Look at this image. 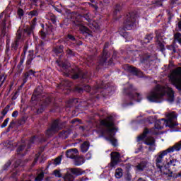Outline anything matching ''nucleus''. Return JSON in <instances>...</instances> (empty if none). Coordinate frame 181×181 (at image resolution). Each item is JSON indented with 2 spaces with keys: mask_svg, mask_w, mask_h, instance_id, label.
<instances>
[{
  "mask_svg": "<svg viewBox=\"0 0 181 181\" xmlns=\"http://www.w3.org/2000/svg\"><path fill=\"white\" fill-rule=\"evenodd\" d=\"M63 86H64L65 87H71V83L69 81H64L63 82Z\"/></svg>",
  "mask_w": 181,
  "mask_h": 181,
  "instance_id": "nucleus-43",
  "label": "nucleus"
},
{
  "mask_svg": "<svg viewBox=\"0 0 181 181\" xmlns=\"http://www.w3.org/2000/svg\"><path fill=\"white\" fill-rule=\"evenodd\" d=\"M167 163L168 165H171L172 166H180V162L175 158H171Z\"/></svg>",
  "mask_w": 181,
  "mask_h": 181,
  "instance_id": "nucleus-20",
  "label": "nucleus"
},
{
  "mask_svg": "<svg viewBox=\"0 0 181 181\" xmlns=\"http://www.w3.org/2000/svg\"><path fill=\"white\" fill-rule=\"evenodd\" d=\"M174 39L175 42H178L181 45V34L180 33H177L174 35Z\"/></svg>",
  "mask_w": 181,
  "mask_h": 181,
  "instance_id": "nucleus-29",
  "label": "nucleus"
},
{
  "mask_svg": "<svg viewBox=\"0 0 181 181\" xmlns=\"http://www.w3.org/2000/svg\"><path fill=\"white\" fill-rule=\"evenodd\" d=\"M36 156L37 157L34 160L33 165H35V163H36V162H37V160L39 159V155H36Z\"/></svg>",
  "mask_w": 181,
  "mask_h": 181,
  "instance_id": "nucleus-57",
  "label": "nucleus"
},
{
  "mask_svg": "<svg viewBox=\"0 0 181 181\" xmlns=\"http://www.w3.org/2000/svg\"><path fill=\"white\" fill-rule=\"evenodd\" d=\"M153 38V36H152V35H146L144 39V43H149V42H151V40H152Z\"/></svg>",
  "mask_w": 181,
  "mask_h": 181,
  "instance_id": "nucleus-34",
  "label": "nucleus"
},
{
  "mask_svg": "<svg viewBox=\"0 0 181 181\" xmlns=\"http://www.w3.org/2000/svg\"><path fill=\"white\" fill-rule=\"evenodd\" d=\"M29 16H31L32 18H33V16H37V15H39V13L37 11V10H33L32 11H30L28 13Z\"/></svg>",
  "mask_w": 181,
  "mask_h": 181,
  "instance_id": "nucleus-37",
  "label": "nucleus"
},
{
  "mask_svg": "<svg viewBox=\"0 0 181 181\" xmlns=\"http://www.w3.org/2000/svg\"><path fill=\"white\" fill-rule=\"evenodd\" d=\"M35 23H36V18H34L33 19V25H35Z\"/></svg>",
  "mask_w": 181,
  "mask_h": 181,
  "instance_id": "nucleus-63",
  "label": "nucleus"
},
{
  "mask_svg": "<svg viewBox=\"0 0 181 181\" xmlns=\"http://www.w3.org/2000/svg\"><path fill=\"white\" fill-rule=\"evenodd\" d=\"M120 10H121V6L117 5L115 8V14L117 15V13H118V12H119Z\"/></svg>",
  "mask_w": 181,
  "mask_h": 181,
  "instance_id": "nucleus-45",
  "label": "nucleus"
},
{
  "mask_svg": "<svg viewBox=\"0 0 181 181\" xmlns=\"http://www.w3.org/2000/svg\"><path fill=\"white\" fill-rule=\"evenodd\" d=\"M165 115L167 119H161V121H164L165 127H169V128H175V127L177 125V122H176V119H177V113H176V112H165Z\"/></svg>",
  "mask_w": 181,
  "mask_h": 181,
  "instance_id": "nucleus-6",
  "label": "nucleus"
},
{
  "mask_svg": "<svg viewBox=\"0 0 181 181\" xmlns=\"http://www.w3.org/2000/svg\"><path fill=\"white\" fill-rule=\"evenodd\" d=\"M6 80V74H1L0 75V87H2V85L4 83H5V81Z\"/></svg>",
  "mask_w": 181,
  "mask_h": 181,
  "instance_id": "nucleus-27",
  "label": "nucleus"
},
{
  "mask_svg": "<svg viewBox=\"0 0 181 181\" xmlns=\"http://www.w3.org/2000/svg\"><path fill=\"white\" fill-rule=\"evenodd\" d=\"M23 62H25V60L23 59H21L20 61V64H23Z\"/></svg>",
  "mask_w": 181,
  "mask_h": 181,
  "instance_id": "nucleus-61",
  "label": "nucleus"
},
{
  "mask_svg": "<svg viewBox=\"0 0 181 181\" xmlns=\"http://www.w3.org/2000/svg\"><path fill=\"white\" fill-rule=\"evenodd\" d=\"M40 36H41L42 39H45L46 33L45 32H43V31H41L40 32Z\"/></svg>",
  "mask_w": 181,
  "mask_h": 181,
  "instance_id": "nucleus-50",
  "label": "nucleus"
},
{
  "mask_svg": "<svg viewBox=\"0 0 181 181\" xmlns=\"http://www.w3.org/2000/svg\"><path fill=\"white\" fill-rule=\"evenodd\" d=\"M145 168H146V162L143 161L136 165L135 169L136 172H142V170H144Z\"/></svg>",
  "mask_w": 181,
  "mask_h": 181,
  "instance_id": "nucleus-16",
  "label": "nucleus"
},
{
  "mask_svg": "<svg viewBox=\"0 0 181 181\" xmlns=\"http://www.w3.org/2000/svg\"><path fill=\"white\" fill-rule=\"evenodd\" d=\"M9 23V16H4V13L0 15V25L3 27L2 35H6V25Z\"/></svg>",
  "mask_w": 181,
  "mask_h": 181,
  "instance_id": "nucleus-9",
  "label": "nucleus"
},
{
  "mask_svg": "<svg viewBox=\"0 0 181 181\" xmlns=\"http://www.w3.org/2000/svg\"><path fill=\"white\" fill-rule=\"evenodd\" d=\"M88 148H90V143H88V141H85L81 146V152H87L88 151Z\"/></svg>",
  "mask_w": 181,
  "mask_h": 181,
  "instance_id": "nucleus-21",
  "label": "nucleus"
},
{
  "mask_svg": "<svg viewBox=\"0 0 181 181\" xmlns=\"http://www.w3.org/2000/svg\"><path fill=\"white\" fill-rule=\"evenodd\" d=\"M50 102V99L49 98H47L45 103L43 105H47V104H49V103Z\"/></svg>",
  "mask_w": 181,
  "mask_h": 181,
  "instance_id": "nucleus-58",
  "label": "nucleus"
},
{
  "mask_svg": "<svg viewBox=\"0 0 181 181\" xmlns=\"http://www.w3.org/2000/svg\"><path fill=\"white\" fill-rule=\"evenodd\" d=\"M90 6L94 8V9H95V11H97L98 9V6H97V5L95 4H90Z\"/></svg>",
  "mask_w": 181,
  "mask_h": 181,
  "instance_id": "nucleus-56",
  "label": "nucleus"
},
{
  "mask_svg": "<svg viewBox=\"0 0 181 181\" xmlns=\"http://www.w3.org/2000/svg\"><path fill=\"white\" fill-rule=\"evenodd\" d=\"M167 96L169 103L175 101V92L173 89L169 87V85L160 86L157 85L147 96L148 101L152 103H161L163 101V97Z\"/></svg>",
  "mask_w": 181,
  "mask_h": 181,
  "instance_id": "nucleus-1",
  "label": "nucleus"
},
{
  "mask_svg": "<svg viewBox=\"0 0 181 181\" xmlns=\"http://www.w3.org/2000/svg\"><path fill=\"white\" fill-rule=\"evenodd\" d=\"M174 148H175L176 152H179V151H181V140L174 145Z\"/></svg>",
  "mask_w": 181,
  "mask_h": 181,
  "instance_id": "nucleus-32",
  "label": "nucleus"
},
{
  "mask_svg": "<svg viewBox=\"0 0 181 181\" xmlns=\"http://www.w3.org/2000/svg\"><path fill=\"white\" fill-rule=\"evenodd\" d=\"M25 149V144L23 143L17 149V153L21 154V152H23Z\"/></svg>",
  "mask_w": 181,
  "mask_h": 181,
  "instance_id": "nucleus-35",
  "label": "nucleus"
},
{
  "mask_svg": "<svg viewBox=\"0 0 181 181\" xmlns=\"http://www.w3.org/2000/svg\"><path fill=\"white\" fill-rule=\"evenodd\" d=\"M33 2H34V4H36V3H37V1H39V0H31Z\"/></svg>",
  "mask_w": 181,
  "mask_h": 181,
  "instance_id": "nucleus-62",
  "label": "nucleus"
},
{
  "mask_svg": "<svg viewBox=\"0 0 181 181\" xmlns=\"http://www.w3.org/2000/svg\"><path fill=\"white\" fill-rule=\"evenodd\" d=\"M129 71H132V73H134L136 76L142 75V71L134 66H129Z\"/></svg>",
  "mask_w": 181,
  "mask_h": 181,
  "instance_id": "nucleus-19",
  "label": "nucleus"
},
{
  "mask_svg": "<svg viewBox=\"0 0 181 181\" xmlns=\"http://www.w3.org/2000/svg\"><path fill=\"white\" fill-rule=\"evenodd\" d=\"M63 128V126L62 125V123L59 120H54L52 125L51 127L47 130V135L48 136H50L51 135H53V134H55V132H58V131H60Z\"/></svg>",
  "mask_w": 181,
  "mask_h": 181,
  "instance_id": "nucleus-8",
  "label": "nucleus"
},
{
  "mask_svg": "<svg viewBox=\"0 0 181 181\" xmlns=\"http://www.w3.org/2000/svg\"><path fill=\"white\" fill-rule=\"evenodd\" d=\"M54 176H56V177H62V173H60V170H54Z\"/></svg>",
  "mask_w": 181,
  "mask_h": 181,
  "instance_id": "nucleus-42",
  "label": "nucleus"
},
{
  "mask_svg": "<svg viewBox=\"0 0 181 181\" xmlns=\"http://www.w3.org/2000/svg\"><path fill=\"white\" fill-rule=\"evenodd\" d=\"M33 74H35V71H33V70H30L29 71L25 72L24 75L25 78H23V84H25L26 81H28V78Z\"/></svg>",
  "mask_w": 181,
  "mask_h": 181,
  "instance_id": "nucleus-24",
  "label": "nucleus"
},
{
  "mask_svg": "<svg viewBox=\"0 0 181 181\" xmlns=\"http://www.w3.org/2000/svg\"><path fill=\"white\" fill-rule=\"evenodd\" d=\"M54 52H55V53H62V52H63V45L54 48Z\"/></svg>",
  "mask_w": 181,
  "mask_h": 181,
  "instance_id": "nucleus-38",
  "label": "nucleus"
},
{
  "mask_svg": "<svg viewBox=\"0 0 181 181\" xmlns=\"http://www.w3.org/2000/svg\"><path fill=\"white\" fill-rule=\"evenodd\" d=\"M18 111H14L13 113H12V117H13L14 118H16V117H18Z\"/></svg>",
  "mask_w": 181,
  "mask_h": 181,
  "instance_id": "nucleus-51",
  "label": "nucleus"
},
{
  "mask_svg": "<svg viewBox=\"0 0 181 181\" xmlns=\"http://www.w3.org/2000/svg\"><path fill=\"white\" fill-rule=\"evenodd\" d=\"M144 143L146 145H153L155 144V139L153 137H147L144 139Z\"/></svg>",
  "mask_w": 181,
  "mask_h": 181,
  "instance_id": "nucleus-23",
  "label": "nucleus"
},
{
  "mask_svg": "<svg viewBox=\"0 0 181 181\" xmlns=\"http://www.w3.org/2000/svg\"><path fill=\"white\" fill-rule=\"evenodd\" d=\"M83 163H84V158L78 157V156L74 158V165L76 166H80V165H83Z\"/></svg>",
  "mask_w": 181,
  "mask_h": 181,
  "instance_id": "nucleus-18",
  "label": "nucleus"
},
{
  "mask_svg": "<svg viewBox=\"0 0 181 181\" xmlns=\"http://www.w3.org/2000/svg\"><path fill=\"white\" fill-rule=\"evenodd\" d=\"M69 172L72 173V175H75L76 176H80L81 175V171L78 168H69Z\"/></svg>",
  "mask_w": 181,
  "mask_h": 181,
  "instance_id": "nucleus-22",
  "label": "nucleus"
},
{
  "mask_svg": "<svg viewBox=\"0 0 181 181\" xmlns=\"http://www.w3.org/2000/svg\"><path fill=\"white\" fill-rule=\"evenodd\" d=\"M48 19H50L53 23H56V21H57V18H56V16L53 13H48L47 15Z\"/></svg>",
  "mask_w": 181,
  "mask_h": 181,
  "instance_id": "nucleus-28",
  "label": "nucleus"
},
{
  "mask_svg": "<svg viewBox=\"0 0 181 181\" xmlns=\"http://www.w3.org/2000/svg\"><path fill=\"white\" fill-rule=\"evenodd\" d=\"M9 122V118H7L4 120V122H3V124H1V128H5V127H6V125H8V123Z\"/></svg>",
  "mask_w": 181,
  "mask_h": 181,
  "instance_id": "nucleus-44",
  "label": "nucleus"
},
{
  "mask_svg": "<svg viewBox=\"0 0 181 181\" xmlns=\"http://www.w3.org/2000/svg\"><path fill=\"white\" fill-rule=\"evenodd\" d=\"M8 110H9V106L6 107L5 109L1 112V114L4 115V117L8 114Z\"/></svg>",
  "mask_w": 181,
  "mask_h": 181,
  "instance_id": "nucleus-46",
  "label": "nucleus"
},
{
  "mask_svg": "<svg viewBox=\"0 0 181 181\" xmlns=\"http://www.w3.org/2000/svg\"><path fill=\"white\" fill-rule=\"evenodd\" d=\"M37 141H39V139L37 138H36L35 136L32 137L30 139V141H26V144H28V148H30V144H35V143L37 142Z\"/></svg>",
  "mask_w": 181,
  "mask_h": 181,
  "instance_id": "nucleus-25",
  "label": "nucleus"
},
{
  "mask_svg": "<svg viewBox=\"0 0 181 181\" xmlns=\"http://www.w3.org/2000/svg\"><path fill=\"white\" fill-rule=\"evenodd\" d=\"M22 42H23V39H22V34L21 33V30H18L17 31L16 40L12 44V49L16 50V49L19 47V45H21Z\"/></svg>",
  "mask_w": 181,
  "mask_h": 181,
  "instance_id": "nucleus-12",
  "label": "nucleus"
},
{
  "mask_svg": "<svg viewBox=\"0 0 181 181\" xmlns=\"http://www.w3.org/2000/svg\"><path fill=\"white\" fill-rule=\"evenodd\" d=\"M115 177H117V179H121V177H122V169L121 168L116 169Z\"/></svg>",
  "mask_w": 181,
  "mask_h": 181,
  "instance_id": "nucleus-26",
  "label": "nucleus"
},
{
  "mask_svg": "<svg viewBox=\"0 0 181 181\" xmlns=\"http://www.w3.org/2000/svg\"><path fill=\"white\" fill-rule=\"evenodd\" d=\"M88 78V74H83L82 75V78Z\"/></svg>",
  "mask_w": 181,
  "mask_h": 181,
  "instance_id": "nucleus-54",
  "label": "nucleus"
},
{
  "mask_svg": "<svg viewBox=\"0 0 181 181\" xmlns=\"http://www.w3.org/2000/svg\"><path fill=\"white\" fill-rule=\"evenodd\" d=\"M100 125L105 127V129L102 130L103 134H106L105 140L109 141L113 146H117V139L114 137L115 133V127H114V121L111 117L101 120Z\"/></svg>",
  "mask_w": 181,
  "mask_h": 181,
  "instance_id": "nucleus-2",
  "label": "nucleus"
},
{
  "mask_svg": "<svg viewBox=\"0 0 181 181\" xmlns=\"http://www.w3.org/2000/svg\"><path fill=\"white\" fill-rule=\"evenodd\" d=\"M66 156L70 159H74L76 156H78V151L77 148H71L66 151Z\"/></svg>",
  "mask_w": 181,
  "mask_h": 181,
  "instance_id": "nucleus-13",
  "label": "nucleus"
},
{
  "mask_svg": "<svg viewBox=\"0 0 181 181\" xmlns=\"http://www.w3.org/2000/svg\"><path fill=\"white\" fill-rule=\"evenodd\" d=\"M57 63L59 67L62 68V70L66 77H69V76H71L72 78H78L80 77V74H75L74 69H71L70 67V64L68 62H60L59 61H57Z\"/></svg>",
  "mask_w": 181,
  "mask_h": 181,
  "instance_id": "nucleus-5",
  "label": "nucleus"
},
{
  "mask_svg": "<svg viewBox=\"0 0 181 181\" xmlns=\"http://www.w3.org/2000/svg\"><path fill=\"white\" fill-rule=\"evenodd\" d=\"M15 125V122H11L8 128H12Z\"/></svg>",
  "mask_w": 181,
  "mask_h": 181,
  "instance_id": "nucleus-55",
  "label": "nucleus"
},
{
  "mask_svg": "<svg viewBox=\"0 0 181 181\" xmlns=\"http://www.w3.org/2000/svg\"><path fill=\"white\" fill-rule=\"evenodd\" d=\"M84 90H85V91H87V93H89L90 90H91V88H90V86L86 85V86H84Z\"/></svg>",
  "mask_w": 181,
  "mask_h": 181,
  "instance_id": "nucleus-49",
  "label": "nucleus"
},
{
  "mask_svg": "<svg viewBox=\"0 0 181 181\" xmlns=\"http://www.w3.org/2000/svg\"><path fill=\"white\" fill-rule=\"evenodd\" d=\"M135 18V13H129L126 16L124 21V26L127 30H131V29L134 28L136 21Z\"/></svg>",
  "mask_w": 181,
  "mask_h": 181,
  "instance_id": "nucleus-7",
  "label": "nucleus"
},
{
  "mask_svg": "<svg viewBox=\"0 0 181 181\" xmlns=\"http://www.w3.org/2000/svg\"><path fill=\"white\" fill-rule=\"evenodd\" d=\"M68 39H69L70 40H75L74 37H73V35H68Z\"/></svg>",
  "mask_w": 181,
  "mask_h": 181,
  "instance_id": "nucleus-52",
  "label": "nucleus"
},
{
  "mask_svg": "<svg viewBox=\"0 0 181 181\" xmlns=\"http://www.w3.org/2000/svg\"><path fill=\"white\" fill-rule=\"evenodd\" d=\"M45 176V174L42 172L40 174L37 175V176L35 177V181H42L43 180V177Z\"/></svg>",
  "mask_w": 181,
  "mask_h": 181,
  "instance_id": "nucleus-33",
  "label": "nucleus"
},
{
  "mask_svg": "<svg viewBox=\"0 0 181 181\" xmlns=\"http://www.w3.org/2000/svg\"><path fill=\"white\" fill-rule=\"evenodd\" d=\"M121 158V154L118 152H112L111 153V163L110 166L114 168L119 162V158Z\"/></svg>",
  "mask_w": 181,
  "mask_h": 181,
  "instance_id": "nucleus-11",
  "label": "nucleus"
},
{
  "mask_svg": "<svg viewBox=\"0 0 181 181\" xmlns=\"http://www.w3.org/2000/svg\"><path fill=\"white\" fill-rule=\"evenodd\" d=\"M84 18L88 21L89 28H91L92 29H98L100 28L98 23L93 21V16H91V15L88 13L84 15Z\"/></svg>",
  "mask_w": 181,
  "mask_h": 181,
  "instance_id": "nucleus-10",
  "label": "nucleus"
},
{
  "mask_svg": "<svg viewBox=\"0 0 181 181\" xmlns=\"http://www.w3.org/2000/svg\"><path fill=\"white\" fill-rule=\"evenodd\" d=\"M157 45L159 46L160 49H163V41L162 40V35H159V33H156Z\"/></svg>",
  "mask_w": 181,
  "mask_h": 181,
  "instance_id": "nucleus-17",
  "label": "nucleus"
},
{
  "mask_svg": "<svg viewBox=\"0 0 181 181\" xmlns=\"http://www.w3.org/2000/svg\"><path fill=\"white\" fill-rule=\"evenodd\" d=\"M148 132H149V130H148V129H146L144 131L143 134L139 136V141H143L144 139H145V136H146V134H148Z\"/></svg>",
  "mask_w": 181,
  "mask_h": 181,
  "instance_id": "nucleus-30",
  "label": "nucleus"
},
{
  "mask_svg": "<svg viewBox=\"0 0 181 181\" xmlns=\"http://www.w3.org/2000/svg\"><path fill=\"white\" fill-rule=\"evenodd\" d=\"M18 16L20 18H22V16H23V10L21 8H19L18 11Z\"/></svg>",
  "mask_w": 181,
  "mask_h": 181,
  "instance_id": "nucleus-47",
  "label": "nucleus"
},
{
  "mask_svg": "<svg viewBox=\"0 0 181 181\" xmlns=\"http://www.w3.org/2000/svg\"><path fill=\"white\" fill-rule=\"evenodd\" d=\"M169 82L181 91V67H177L170 71L168 74Z\"/></svg>",
  "mask_w": 181,
  "mask_h": 181,
  "instance_id": "nucleus-4",
  "label": "nucleus"
},
{
  "mask_svg": "<svg viewBox=\"0 0 181 181\" xmlns=\"http://www.w3.org/2000/svg\"><path fill=\"white\" fill-rule=\"evenodd\" d=\"M78 121V119H74L71 120V124H74V122H77Z\"/></svg>",
  "mask_w": 181,
  "mask_h": 181,
  "instance_id": "nucleus-59",
  "label": "nucleus"
},
{
  "mask_svg": "<svg viewBox=\"0 0 181 181\" xmlns=\"http://www.w3.org/2000/svg\"><path fill=\"white\" fill-rule=\"evenodd\" d=\"M178 28H179L180 30H181V21L178 22Z\"/></svg>",
  "mask_w": 181,
  "mask_h": 181,
  "instance_id": "nucleus-60",
  "label": "nucleus"
},
{
  "mask_svg": "<svg viewBox=\"0 0 181 181\" xmlns=\"http://www.w3.org/2000/svg\"><path fill=\"white\" fill-rule=\"evenodd\" d=\"M134 98H137V101H141V95L139 93H136L134 95Z\"/></svg>",
  "mask_w": 181,
  "mask_h": 181,
  "instance_id": "nucleus-48",
  "label": "nucleus"
},
{
  "mask_svg": "<svg viewBox=\"0 0 181 181\" xmlns=\"http://www.w3.org/2000/svg\"><path fill=\"white\" fill-rule=\"evenodd\" d=\"M108 59H110V54L107 50L104 49L102 57L100 59V62L101 64L105 63Z\"/></svg>",
  "mask_w": 181,
  "mask_h": 181,
  "instance_id": "nucleus-14",
  "label": "nucleus"
},
{
  "mask_svg": "<svg viewBox=\"0 0 181 181\" xmlns=\"http://www.w3.org/2000/svg\"><path fill=\"white\" fill-rule=\"evenodd\" d=\"M80 30H81V32H83V33H88L90 32V30H88V29L87 28V27L83 26V25H81V26H80Z\"/></svg>",
  "mask_w": 181,
  "mask_h": 181,
  "instance_id": "nucleus-36",
  "label": "nucleus"
},
{
  "mask_svg": "<svg viewBox=\"0 0 181 181\" xmlns=\"http://www.w3.org/2000/svg\"><path fill=\"white\" fill-rule=\"evenodd\" d=\"M155 128L156 129H162L163 128V125H162L160 121L158 120L156 122Z\"/></svg>",
  "mask_w": 181,
  "mask_h": 181,
  "instance_id": "nucleus-31",
  "label": "nucleus"
},
{
  "mask_svg": "<svg viewBox=\"0 0 181 181\" xmlns=\"http://www.w3.org/2000/svg\"><path fill=\"white\" fill-rule=\"evenodd\" d=\"M66 53L67 54H73V51H71V49H69L68 50H66Z\"/></svg>",
  "mask_w": 181,
  "mask_h": 181,
  "instance_id": "nucleus-53",
  "label": "nucleus"
},
{
  "mask_svg": "<svg viewBox=\"0 0 181 181\" xmlns=\"http://www.w3.org/2000/svg\"><path fill=\"white\" fill-rule=\"evenodd\" d=\"M60 162H62V156L55 158L54 163V165H60Z\"/></svg>",
  "mask_w": 181,
  "mask_h": 181,
  "instance_id": "nucleus-41",
  "label": "nucleus"
},
{
  "mask_svg": "<svg viewBox=\"0 0 181 181\" xmlns=\"http://www.w3.org/2000/svg\"><path fill=\"white\" fill-rule=\"evenodd\" d=\"M108 47V43H105V48Z\"/></svg>",
  "mask_w": 181,
  "mask_h": 181,
  "instance_id": "nucleus-64",
  "label": "nucleus"
},
{
  "mask_svg": "<svg viewBox=\"0 0 181 181\" xmlns=\"http://www.w3.org/2000/svg\"><path fill=\"white\" fill-rule=\"evenodd\" d=\"M32 60H33V57L32 55L28 56L26 62V65L30 66V64L32 63Z\"/></svg>",
  "mask_w": 181,
  "mask_h": 181,
  "instance_id": "nucleus-39",
  "label": "nucleus"
},
{
  "mask_svg": "<svg viewBox=\"0 0 181 181\" xmlns=\"http://www.w3.org/2000/svg\"><path fill=\"white\" fill-rule=\"evenodd\" d=\"M173 152H176V148L175 146H173L166 150L160 151L156 155L155 162L156 167L158 169V172L160 175H169V169L166 168V167L163 166V158L168 155V153H173Z\"/></svg>",
  "mask_w": 181,
  "mask_h": 181,
  "instance_id": "nucleus-3",
  "label": "nucleus"
},
{
  "mask_svg": "<svg viewBox=\"0 0 181 181\" xmlns=\"http://www.w3.org/2000/svg\"><path fill=\"white\" fill-rule=\"evenodd\" d=\"M124 179L126 181H131L132 180V175L130 173H127L125 175Z\"/></svg>",
  "mask_w": 181,
  "mask_h": 181,
  "instance_id": "nucleus-40",
  "label": "nucleus"
},
{
  "mask_svg": "<svg viewBox=\"0 0 181 181\" xmlns=\"http://www.w3.org/2000/svg\"><path fill=\"white\" fill-rule=\"evenodd\" d=\"M64 181H74L75 177L71 172L67 171L63 177Z\"/></svg>",
  "mask_w": 181,
  "mask_h": 181,
  "instance_id": "nucleus-15",
  "label": "nucleus"
}]
</instances>
